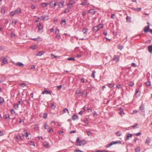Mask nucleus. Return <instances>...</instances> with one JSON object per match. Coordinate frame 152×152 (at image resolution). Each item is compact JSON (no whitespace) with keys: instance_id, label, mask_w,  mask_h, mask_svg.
<instances>
[{"instance_id":"obj_1","label":"nucleus","mask_w":152,"mask_h":152,"mask_svg":"<svg viewBox=\"0 0 152 152\" xmlns=\"http://www.w3.org/2000/svg\"><path fill=\"white\" fill-rule=\"evenodd\" d=\"M86 142L85 140H80L79 138H77V142L76 145L77 146H80L85 145Z\"/></svg>"},{"instance_id":"obj_2","label":"nucleus","mask_w":152,"mask_h":152,"mask_svg":"<svg viewBox=\"0 0 152 152\" xmlns=\"http://www.w3.org/2000/svg\"><path fill=\"white\" fill-rule=\"evenodd\" d=\"M140 110V114H142L145 113L144 105L142 104L139 107Z\"/></svg>"},{"instance_id":"obj_3","label":"nucleus","mask_w":152,"mask_h":152,"mask_svg":"<svg viewBox=\"0 0 152 152\" xmlns=\"http://www.w3.org/2000/svg\"><path fill=\"white\" fill-rule=\"evenodd\" d=\"M121 141H113L111 142L110 144H108L106 146V147L107 148H109L110 146H111L115 144H121Z\"/></svg>"},{"instance_id":"obj_4","label":"nucleus","mask_w":152,"mask_h":152,"mask_svg":"<svg viewBox=\"0 0 152 152\" xmlns=\"http://www.w3.org/2000/svg\"><path fill=\"white\" fill-rule=\"evenodd\" d=\"M140 94V90L139 88H137L136 89L135 93V96L136 98L139 97Z\"/></svg>"},{"instance_id":"obj_5","label":"nucleus","mask_w":152,"mask_h":152,"mask_svg":"<svg viewBox=\"0 0 152 152\" xmlns=\"http://www.w3.org/2000/svg\"><path fill=\"white\" fill-rule=\"evenodd\" d=\"M8 62L6 58H4L2 60V62L1 63V66H2L4 64H8Z\"/></svg>"},{"instance_id":"obj_6","label":"nucleus","mask_w":152,"mask_h":152,"mask_svg":"<svg viewBox=\"0 0 152 152\" xmlns=\"http://www.w3.org/2000/svg\"><path fill=\"white\" fill-rule=\"evenodd\" d=\"M74 3V1L73 0H70L69 4L67 5L68 7L70 9L71 8V6Z\"/></svg>"},{"instance_id":"obj_7","label":"nucleus","mask_w":152,"mask_h":152,"mask_svg":"<svg viewBox=\"0 0 152 152\" xmlns=\"http://www.w3.org/2000/svg\"><path fill=\"white\" fill-rule=\"evenodd\" d=\"M64 1H62L58 3V6L60 8H62L64 7Z\"/></svg>"},{"instance_id":"obj_8","label":"nucleus","mask_w":152,"mask_h":152,"mask_svg":"<svg viewBox=\"0 0 152 152\" xmlns=\"http://www.w3.org/2000/svg\"><path fill=\"white\" fill-rule=\"evenodd\" d=\"M119 57L118 56L115 55L113 60L115 61L116 62L119 61Z\"/></svg>"},{"instance_id":"obj_9","label":"nucleus","mask_w":152,"mask_h":152,"mask_svg":"<svg viewBox=\"0 0 152 152\" xmlns=\"http://www.w3.org/2000/svg\"><path fill=\"white\" fill-rule=\"evenodd\" d=\"M37 27H38V31H40L43 29V26L41 25V24L40 23L37 24Z\"/></svg>"},{"instance_id":"obj_10","label":"nucleus","mask_w":152,"mask_h":152,"mask_svg":"<svg viewBox=\"0 0 152 152\" xmlns=\"http://www.w3.org/2000/svg\"><path fill=\"white\" fill-rule=\"evenodd\" d=\"M42 94H51V93L50 91H48L46 90H44V91H43L42 92Z\"/></svg>"},{"instance_id":"obj_11","label":"nucleus","mask_w":152,"mask_h":152,"mask_svg":"<svg viewBox=\"0 0 152 152\" xmlns=\"http://www.w3.org/2000/svg\"><path fill=\"white\" fill-rule=\"evenodd\" d=\"M44 146L45 147L47 148H49L50 147L49 144L47 142H45L43 144Z\"/></svg>"},{"instance_id":"obj_12","label":"nucleus","mask_w":152,"mask_h":152,"mask_svg":"<svg viewBox=\"0 0 152 152\" xmlns=\"http://www.w3.org/2000/svg\"><path fill=\"white\" fill-rule=\"evenodd\" d=\"M151 141V140L149 137H148V138L146 140L145 142V143L148 145H149Z\"/></svg>"},{"instance_id":"obj_13","label":"nucleus","mask_w":152,"mask_h":152,"mask_svg":"<svg viewBox=\"0 0 152 152\" xmlns=\"http://www.w3.org/2000/svg\"><path fill=\"white\" fill-rule=\"evenodd\" d=\"M48 4L45 3H42L41 4V7L42 8H45L48 5Z\"/></svg>"},{"instance_id":"obj_14","label":"nucleus","mask_w":152,"mask_h":152,"mask_svg":"<svg viewBox=\"0 0 152 152\" xmlns=\"http://www.w3.org/2000/svg\"><path fill=\"white\" fill-rule=\"evenodd\" d=\"M149 26H147L145 27L144 29V31L145 33L148 32L149 30Z\"/></svg>"},{"instance_id":"obj_15","label":"nucleus","mask_w":152,"mask_h":152,"mask_svg":"<svg viewBox=\"0 0 152 152\" xmlns=\"http://www.w3.org/2000/svg\"><path fill=\"white\" fill-rule=\"evenodd\" d=\"M72 119L73 120H75L78 118V116L76 114H74L72 116Z\"/></svg>"},{"instance_id":"obj_16","label":"nucleus","mask_w":152,"mask_h":152,"mask_svg":"<svg viewBox=\"0 0 152 152\" xmlns=\"http://www.w3.org/2000/svg\"><path fill=\"white\" fill-rule=\"evenodd\" d=\"M45 53L43 51H41L39 52L37 54H36L37 56H41L43 55Z\"/></svg>"},{"instance_id":"obj_17","label":"nucleus","mask_w":152,"mask_h":152,"mask_svg":"<svg viewBox=\"0 0 152 152\" xmlns=\"http://www.w3.org/2000/svg\"><path fill=\"white\" fill-rule=\"evenodd\" d=\"M96 12V11H95V10L93 9H91L89 11V12L91 13L92 15H94Z\"/></svg>"},{"instance_id":"obj_18","label":"nucleus","mask_w":152,"mask_h":152,"mask_svg":"<svg viewBox=\"0 0 152 152\" xmlns=\"http://www.w3.org/2000/svg\"><path fill=\"white\" fill-rule=\"evenodd\" d=\"M21 10L20 8H18L16 9L14 11V12L15 14L18 13H20L21 12Z\"/></svg>"},{"instance_id":"obj_19","label":"nucleus","mask_w":152,"mask_h":152,"mask_svg":"<svg viewBox=\"0 0 152 152\" xmlns=\"http://www.w3.org/2000/svg\"><path fill=\"white\" fill-rule=\"evenodd\" d=\"M4 99L2 97H0V104L2 105L4 102Z\"/></svg>"},{"instance_id":"obj_20","label":"nucleus","mask_w":152,"mask_h":152,"mask_svg":"<svg viewBox=\"0 0 152 152\" xmlns=\"http://www.w3.org/2000/svg\"><path fill=\"white\" fill-rule=\"evenodd\" d=\"M41 18H42L43 20H47L49 19L48 17L47 16H43L41 17Z\"/></svg>"},{"instance_id":"obj_21","label":"nucleus","mask_w":152,"mask_h":152,"mask_svg":"<svg viewBox=\"0 0 152 152\" xmlns=\"http://www.w3.org/2000/svg\"><path fill=\"white\" fill-rule=\"evenodd\" d=\"M15 65L18 66H23V64L20 62H18L15 64Z\"/></svg>"},{"instance_id":"obj_22","label":"nucleus","mask_w":152,"mask_h":152,"mask_svg":"<svg viewBox=\"0 0 152 152\" xmlns=\"http://www.w3.org/2000/svg\"><path fill=\"white\" fill-rule=\"evenodd\" d=\"M148 51L150 53L152 52V45H150L148 47Z\"/></svg>"},{"instance_id":"obj_23","label":"nucleus","mask_w":152,"mask_h":152,"mask_svg":"<svg viewBox=\"0 0 152 152\" xmlns=\"http://www.w3.org/2000/svg\"><path fill=\"white\" fill-rule=\"evenodd\" d=\"M99 30L97 26H94L93 27V31L96 32Z\"/></svg>"},{"instance_id":"obj_24","label":"nucleus","mask_w":152,"mask_h":152,"mask_svg":"<svg viewBox=\"0 0 152 152\" xmlns=\"http://www.w3.org/2000/svg\"><path fill=\"white\" fill-rule=\"evenodd\" d=\"M132 9L138 12L140 11L141 10V8H133Z\"/></svg>"},{"instance_id":"obj_25","label":"nucleus","mask_w":152,"mask_h":152,"mask_svg":"<svg viewBox=\"0 0 152 152\" xmlns=\"http://www.w3.org/2000/svg\"><path fill=\"white\" fill-rule=\"evenodd\" d=\"M23 136V134H19V137L22 140H24V138Z\"/></svg>"},{"instance_id":"obj_26","label":"nucleus","mask_w":152,"mask_h":152,"mask_svg":"<svg viewBox=\"0 0 152 152\" xmlns=\"http://www.w3.org/2000/svg\"><path fill=\"white\" fill-rule=\"evenodd\" d=\"M132 136V134H129L127 136L126 138V140H129V137H131Z\"/></svg>"},{"instance_id":"obj_27","label":"nucleus","mask_w":152,"mask_h":152,"mask_svg":"<svg viewBox=\"0 0 152 152\" xmlns=\"http://www.w3.org/2000/svg\"><path fill=\"white\" fill-rule=\"evenodd\" d=\"M19 104L18 103H16L15 104L13 107L16 109H17L18 108Z\"/></svg>"},{"instance_id":"obj_28","label":"nucleus","mask_w":152,"mask_h":152,"mask_svg":"<svg viewBox=\"0 0 152 152\" xmlns=\"http://www.w3.org/2000/svg\"><path fill=\"white\" fill-rule=\"evenodd\" d=\"M98 28L99 30L100 29L102 28L103 27V26L102 24H100L98 26H96Z\"/></svg>"},{"instance_id":"obj_29","label":"nucleus","mask_w":152,"mask_h":152,"mask_svg":"<svg viewBox=\"0 0 152 152\" xmlns=\"http://www.w3.org/2000/svg\"><path fill=\"white\" fill-rule=\"evenodd\" d=\"M88 29L87 28H84L83 30V34H86V33L87 32Z\"/></svg>"},{"instance_id":"obj_30","label":"nucleus","mask_w":152,"mask_h":152,"mask_svg":"<svg viewBox=\"0 0 152 152\" xmlns=\"http://www.w3.org/2000/svg\"><path fill=\"white\" fill-rule=\"evenodd\" d=\"M37 48V46L36 45H32L30 47V48L33 50L36 49Z\"/></svg>"},{"instance_id":"obj_31","label":"nucleus","mask_w":152,"mask_h":152,"mask_svg":"<svg viewBox=\"0 0 152 152\" xmlns=\"http://www.w3.org/2000/svg\"><path fill=\"white\" fill-rule=\"evenodd\" d=\"M44 126L45 129H49V126L47 125V123L45 124L44 125Z\"/></svg>"},{"instance_id":"obj_32","label":"nucleus","mask_w":152,"mask_h":152,"mask_svg":"<svg viewBox=\"0 0 152 152\" xmlns=\"http://www.w3.org/2000/svg\"><path fill=\"white\" fill-rule=\"evenodd\" d=\"M67 59L69 61H74L75 60V59L73 57L68 58Z\"/></svg>"},{"instance_id":"obj_33","label":"nucleus","mask_w":152,"mask_h":152,"mask_svg":"<svg viewBox=\"0 0 152 152\" xmlns=\"http://www.w3.org/2000/svg\"><path fill=\"white\" fill-rule=\"evenodd\" d=\"M27 130H24V132H25L26 134V137L28 139H29V138L28 137V133L27 132Z\"/></svg>"},{"instance_id":"obj_34","label":"nucleus","mask_w":152,"mask_h":152,"mask_svg":"<svg viewBox=\"0 0 152 152\" xmlns=\"http://www.w3.org/2000/svg\"><path fill=\"white\" fill-rule=\"evenodd\" d=\"M54 1H51L49 4L50 7L53 8V5Z\"/></svg>"},{"instance_id":"obj_35","label":"nucleus","mask_w":152,"mask_h":152,"mask_svg":"<svg viewBox=\"0 0 152 152\" xmlns=\"http://www.w3.org/2000/svg\"><path fill=\"white\" fill-rule=\"evenodd\" d=\"M63 112L64 113H65L67 112L68 113H69V111L68 109L67 108H65L64 109Z\"/></svg>"},{"instance_id":"obj_36","label":"nucleus","mask_w":152,"mask_h":152,"mask_svg":"<svg viewBox=\"0 0 152 152\" xmlns=\"http://www.w3.org/2000/svg\"><path fill=\"white\" fill-rule=\"evenodd\" d=\"M5 118L6 119H10L9 115V114H7L5 115Z\"/></svg>"},{"instance_id":"obj_37","label":"nucleus","mask_w":152,"mask_h":152,"mask_svg":"<svg viewBox=\"0 0 152 152\" xmlns=\"http://www.w3.org/2000/svg\"><path fill=\"white\" fill-rule=\"evenodd\" d=\"M81 92L80 90H77L76 91V94H79L80 96L81 95Z\"/></svg>"},{"instance_id":"obj_38","label":"nucleus","mask_w":152,"mask_h":152,"mask_svg":"<svg viewBox=\"0 0 152 152\" xmlns=\"http://www.w3.org/2000/svg\"><path fill=\"white\" fill-rule=\"evenodd\" d=\"M56 34H57L56 37L59 40L60 39L61 36L58 33Z\"/></svg>"},{"instance_id":"obj_39","label":"nucleus","mask_w":152,"mask_h":152,"mask_svg":"<svg viewBox=\"0 0 152 152\" xmlns=\"http://www.w3.org/2000/svg\"><path fill=\"white\" fill-rule=\"evenodd\" d=\"M66 20L65 19H64L60 22V23L61 24H63V23H64V25L66 24Z\"/></svg>"},{"instance_id":"obj_40","label":"nucleus","mask_w":152,"mask_h":152,"mask_svg":"<svg viewBox=\"0 0 152 152\" xmlns=\"http://www.w3.org/2000/svg\"><path fill=\"white\" fill-rule=\"evenodd\" d=\"M131 66L132 67H137V66L135 63H132L131 64Z\"/></svg>"},{"instance_id":"obj_41","label":"nucleus","mask_w":152,"mask_h":152,"mask_svg":"<svg viewBox=\"0 0 152 152\" xmlns=\"http://www.w3.org/2000/svg\"><path fill=\"white\" fill-rule=\"evenodd\" d=\"M29 144L30 145L35 146L34 143L33 141H30Z\"/></svg>"},{"instance_id":"obj_42","label":"nucleus","mask_w":152,"mask_h":152,"mask_svg":"<svg viewBox=\"0 0 152 152\" xmlns=\"http://www.w3.org/2000/svg\"><path fill=\"white\" fill-rule=\"evenodd\" d=\"M145 84L146 85V86H149L151 85V82L149 81H148L145 83Z\"/></svg>"},{"instance_id":"obj_43","label":"nucleus","mask_w":152,"mask_h":152,"mask_svg":"<svg viewBox=\"0 0 152 152\" xmlns=\"http://www.w3.org/2000/svg\"><path fill=\"white\" fill-rule=\"evenodd\" d=\"M124 48V46L122 45H119L118 46V48L120 50H121Z\"/></svg>"},{"instance_id":"obj_44","label":"nucleus","mask_w":152,"mask_h":152,"mask_svg":"<svg viewBox=\"0 0 152 152\" xmlns=\"http://www.w3.org/2000/svg\"><path fill=\"white\" fill-rule=\"evenodd\" d=\"M96 73V72L95 71H93L92 72V76L93 77V78H94L95 77V74Z\"/></svg>"},{"instance_id":"obj_45","label":"nucleus","mask_w":152,"mask_h":152,"mask_svg":"<svg viewBox=\"0 0 152 152\" xmlns=\"http://www.w3.org/2000/svg\"><path fill=\"white\" fill-rule=\"evenodd\" d=\"M17 21L15 20H13L12 22V25L13 26H15L16 24Z\"/></svg>"},{"instance_id":"obj_46","label":"nucleus","mask_w":152,"mask_h":152,"mask_svg":"<svg viewBox=\"0 0 152 152\" xmlns=\"http://www.w3.org/2000/svg\"><path fill=\"white\" fill-rule=\"evenodd\" d=\"M47 114L46 113H44L43 114V118H46L47 116Z\"/></svg>"},{"instance_id":"obj_47","label":"nucleus","mask_w":152,"mask_h":152,"mask_svg":"<svg viewBox=\"0 0 152 152\" xmlns=\"http://www.w3.org/2000/svg\"><path fill=\"white\" fill-rule=\"evenodd\" d=\"M15 14V13L14 12H11L10 13V15L11 17H12Z\"/></svg>"},{"instance_id":"obj_48","label":"nucleus","mask_w":152,"mask_h":152,"mask_svg":"<svg viewBox=\"0 0 152 152\" xmlns=\"http://www.w3.org/2000/svg\"><path fill=\"white\" fill-rule=\"evenodd\" d=\"M116 134H117V135L118 136H120L121 135V133L119 131H117V132H116Z\"/></svg>"},{"instance_id":"obj_49","label":"nucleus","mask_w":152,"mask_h":152,"mask_svg":"<svg viewBox=\"0 0 152 152\" xmlns=\"http://www.w3.org/2000/svg\"><path fill=\"white\" fill-rule=\"evenodd\" d=\"M135 152H139L140 151V149L139 148H137L135 149Z\"/></svg>"},{"instance_id":"obj_50","label":"nucleus","mask_w":152,"mask_h":152,"mask_svg":"<svg viewBox=\"0 0 152 152\" xmlns=\"http://www.w3.org/2000/svg\"><path fill=\"white\" fill-rule=\"evenodd\" d=\"M48 131L50 132H53V130L52 129L50 128L49 130L48 129Z\"/></svg>"},{"instance_id":"obj_51","label":"nucleus","mask_w":152,"mask_h":152,"mask_svg":"<svg viewBox=\"0 0 152 152\" xmlns=\"http://www.w3.org/2000/svg\"><path fill=\"white\" fill-rule=\"evenodd\" d=\"M11 36L12 37H15V35L14 33H13V32H12L11 34Z\"/></svg>"},{"instance_id":"obj_52","label":"nucleus","mask_w":152,"mask_h":152,"mask_svg":"<svg viewBox=\"0 0 152 152\" xmlns=\"http://www.w3.org/2000/svg\"><path fill=\"white\" fill-rule=\"evenodd\" d=\"M20 85L22 87H24L26 86L25 84L24 83L21 84Z\"/></svg>"},{"instance_id":"obj_53","label":"nucleus","mask_w":152,"mask_h":152,"mask_svg":"<svg viewBox=\"0 0 152 152\" xmlns=\"http://www.w3.org/2000/svg\"><path fill=\"white\" fill-rule=\"evenodd\" d=\"M56 107V106H55L54 105V104H51V108L52 109H54Z\"/></svg>"},{"instance_id":"obj_54","label":"nucleus","mask_w":152,"mask_h":152,"mask_svg":"<svg viewBox=\"0 0 152 152\" xmlns=\"http://www.w3.org/2000/svg\"><path fill=\"white\" fill-rule=\"evenodd\" d=\"M59 133L60 135H63V131H60L59 132Z\"/></svg>"},{"instance_id":"obj_55","label":"nucleus","mask_w":152,"mask_h":152,"mask_svg":"<svg viewBox=\"0 0 152 152\" xmlns=\"http://www.w3.org/2000/svg\"><path fill=\"white\" fill-rule=\"evenodd\" d=\"M86 133L88 136L90 135L91 134V133L89 131H86Z\"/></svg>"},{"instance_id":"obj_56","label":"nucleus","mask_w":152,"mask_h":152,"mask_svg":"<svg viewBox=\"0 0 152 152\" xmlns=\"http://www.w3.org/2000/svg\"><path fill=\"white\" fill-rule=\"evenodd\" d=\"M82 15L83 16H85L86 15V12L85 11H83L82 13Z\"/></svg>"},{"instance_id":"obj_57","label":"nucleus","mask_w":152,"mask_h":152,"mask_svg":"<svg viewBox=\"0 0 152 152\" xmlns=\"http://www.w3.org/2000/svg\"><path fill=\"white\" fill-rule=\"evenodd\" d=\"M75 152H83L82 151L78 149L75 150H74Z\"/></svg>"},{"instance_id":"obj_58","label":"nucleus","mask_w":152,"mask_h":152,"mask_svg":"<svg viewBox=\"0 0 152 152\" xmlns=\"http://www.w3.org/2000/svg\"><path fill=\"white\" fill-rule=\"evenodd\" d=\"M62 87V86L61 85H59L57 87V88L58 90H60Z\"/></svg>"},{"instance_id":"obj_59","label":"nucleus","mask_w":152,"mask_h":152,"mask_svg":"<svg viewBox=\"0 0 152 152\" xmlns=\"http://www.w3.org/2000/svg\"><path fill=\"white\" fill-rule=\"evenodd\" d=\"M121 85L119 84H118V85H117L116 86L117 88H118V89L121 88Z\"/></svg>"},{"instance_id":"obj_60","label":"nucleus","mask_w":152,"mask_h":152,"mask_svg":"<svg viewBox=\"0 0 152 152\" xmlns=\"http://www.w3.org/2000/svg\"><path fill=\"white\" fill-rule=\"evenodd\" d=\"M84 122L86 124H88V121L87 119H86L84 120Z\"/></svg>"},{"instance_id":"obj_61","label":"nucleus","mask_w":152,"mask_h":152,"mask_svg":"<svg viewBox=\"0 0 152 152\" xmlns=\"http://www.w3.org/2000/svg\"><path fill=\"white\" fill-rule=\"evenodd\" d=\"M69 11V10L68 9H65L64 11V13H66L68 12Z\"/></svg>"},{"instance_id":"obj_62","label":"nucleus","mask_w":152,"mask_h":152,"mask_svg":"<svg viewBox=\"0 0 152 152\" xmlns=\"http://www.w3.org/2000/svg\"><path fill=\"white\" fill-rule=\"evenodd\" d=\"M11 113L12 114H13V113H15V111L14 110V109H12L11 110Z\"/></svg>"},{"instance_id":"obj_63","label":"nucleus","mask_w":152,"mask_h":152,"mask_svg":"<svg viewBox=\"0 0 152 152\" xmlns=\"http://www.w3.org/2000/svg\"><path fill=\"white\" fill-rule=\"evenodd\" d=\"M81 4L83 6L86 5V2H82L81 3Z\"/></svg>"},{"instance_id":"obj_64","label":"nucleus","mask_w":152,"mask_h":152,"mask_svg":"<svg viewBox=\"0 0 152 152\" xmlns=\"http://www.w3.org/2000/svg\"><path fill=\"white\" fill-rule=\"evenodd\" d=\"M113 86H114V85H113V84H110V83L109 84V86L110 88L113 87Z\"/></svg>"}]
</instances>
